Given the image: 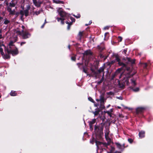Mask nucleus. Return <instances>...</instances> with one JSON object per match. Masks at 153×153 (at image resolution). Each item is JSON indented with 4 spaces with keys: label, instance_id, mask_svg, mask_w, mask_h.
I'll use <instances>...</instances> for the list:
<instances>
[{
    "label": "nucleus",
    "instance_id": "f704fd0d",
    "mask_svg": "<svg viewBox=\"0 0 153 153\" xmlns=\"http://www.w3.org/2000/svg\"><path fill=\"white\" fill-rule=\"evenodd\" d=\"M106 140L108 142L111 141L110 138L108 136H105Z\"/></svg>",
    "mask_w": 153,
    "mask_h": 153
},
{
    "label": "nucleus",
    "instance_id": "c03bdc74",
    "mask_svg": "<svg viewBox=\"0 0 153 153\" xmlns=\"http://www.w3.org/2000/svg\"><path fill=\"white\" fill-rule=\"evenodd\" d=\"M109 28V27L108 26H106L104 27V30H106V29H108Z\"/></svg>",
    "mask_w": 153,
    "mask_h": 153
},
{
    "label": "nucleus",
    "instance_id": "2eb2a0df",
    "mask_svg": "<svg viewBox=\"0 0 153 153\" xmlns=\"http://www.w3.org/2000/svg\"><path fill=\"white\" fill-rule=\"evenodd\" d=\"M7 10L9 12L10 14L11 15H14L15 14V11L14 10H12L11 8L10 7H8L7 8Z\"/></svg>",
    "mask_w": 153,
    "mask_h": 153
},
{
    "label": "nucleus",
    "instance_id": "ddd939ff",
    "mask_svg": "<svg viewBox=\"0 0 153 153\" xmlns=\"http://www.w3.org/2000/svg\"><path fill=\"white\" fill-rule=\"evenodd\" d=\"M96 122V119H93L91 121L89 122V125L90 126V128L91 129L93 130V125Z\"/></svg>",
    "mask_w": 153,
    "mask_h": 153
},
{
    "label": "nucleus",
    "instance_id": "393cba45",
    "mask_svg": "<svg viewBox=\"0 0 153 153\" xmlns=\"http://www.w3.org/2000/svg\"><path fill=\"white\" fill-rule=\"evenodd\" d=\"M10 22V20H8L7 19H4V24L5 25H7L8 24H9Z\"/></svg>",
    "mask_w": 153,
    "mask_h": 153
},
{
    "label": "nucleus",
    "instance_id": "69168bd1",
    "mask_svg": "<svg viewBox=\"0 0 153 153\" xmlns=\"http://www.w3.org/2000/svg\"><path fill=\"white\" fill-rule=\"evenodd\" d=\"M118 108H120V107H118Z\"/></svg>",
    "mask_w": 153,
    "mask_h": 153
},
{
    "label": "nucleus",
    "instance_id": "7ed1b4c3",
    "mask_svg": "<svg viewBox=\"0 0 153 153\" xmlns=\"http://www.w3.org/2000/svg\"><path fill=\"white\" fill-rule=\"evenodd\" d=\"M22 30L21 31L19 32V34L22 36L24 39H26L29 38L30 36V34L27 31L24 26L22 25Z\"/></svg>",
    "mask_w": 153,
    "mask_h": 153
},
{
    "label": "nucleus",
    "instance_id": "8fccbe9b",
    "mask_svg": "<svg viewBox=\"0 0 153 153\" xmlns=\"http://www.w3.org/2000/svg\"><path fill=\"white\" fill-rule=\"evenodd\" d=\"M91 23H92V22L91 21H90L89 24H85V25L86 26H87V25H90V24H91Z\"/></svg>",
    "mask_w": 153,
    "mask_h": 153
},
{
    "label": "nucleus",
    "instance_id": "09e8293b",
    "mask_svg": "<svg viewBox=\"0 0 153 153\" xmlns=\"http://www.w3.org/2000/svg\"><path fill=\"white\" fill-rule=\"evenodd\" d=\"M45 22H44V23L43 24L42 26L41 27V28H43L45 26Z\"/></svg>",
    "mask_w": 153,
    "mask_h": 153
},
{
    "label": "nucleus",
    "instance_id": "5701e85b",
    "mask_svg": "<svg viewBox=\"0 0 153 153\" xmlns=\"http://www.w3.org/2000/svg\"><path fill=\"white\" fill-rule=\"evenodd\" d=\"M104 80V75H102V78L101 79V80L100 81H98L97 82V84L99 85L100 84H101L103 82V81Z\"/></svg>",
    "mask_w": 153,
    "mask_h": 153
},
{
    "label": "nucleus",
    "instance_id": "f8f14e48",
    "mask_svg": "<svg viewBox=\"0 0 153 153\" xmlns=\"http://www.w3.org/2000/svg\"><path fill=\"white\" fill-rule=\"evenodd\" d=\"M116 145L117 146V147L120 149L122 151L125 147L124 144L123 145H121L120 143H115Z\"/></svg>",
    "mask_w": 153,
    "mask_h": 153
},
{
    "label": "nucleus",
    "instance_id": "f03ea898",
    "mask_svg": "<svg viewBox=\"0 0 153 153\" xmlns=\"http://www.w3.org/2000/svg\"><path fill=\"white\" fill-rule=\"evenodd\" d=\"M105 68V66L104 65L100 67V69L98 70V72H96L94 71V70H92L91 75L93 77H95V78L97 79V78H100V74L101 73H102L103 74L104 76L105 72L104 71V70Z\"/></svg>",
    "mask_w": 153,
    "mask_h": 153
},
{
    "label": "nucleus",
    "instance_id": "e2e57ef3",
    "mask_svg": "<svg viewBox=\"0 0 153 153\" xmlns=\"http://www.w3.org/2000/svg\"><path fill=\"white\" fill-rule=\"evenodd\" d=\"M128 109H129V110H131V108H128Z\"/></svg>",
    "mask_w": 153,
    "mask_h": 153
},
{
    "label": "nucleus",
    "instance_id": "bb28decb",
    "mask_svg": "<svg viewBox=\"0 0 153 153\" xmlns=\"http://www.w3.org/2000/svg\"><path fill=\"white\" fill-rule=\"evenodd\" d=\"M85 54L86 55H91V52L90 50L86 51L85 52Z\"/></svg>",
    "mask_w": 153,
    "mask_h": 153
},
{
    "label": "nucleus",
    "instance_id": "f3484780",
    "mask_svg": "<svg viewBox=\"0 0 153 153\" xmlns=\"http://www.w3.org/2000/svg\"><path fill=\"white\" fill-rule=\"evenodd\" d=\"M144 110V108H137L136 111L137 114L142 112Z\"/></svg>",
    "mask_w": 153,
    "mask_h": 153
},
{
    "label": "nucleus",
    "instance_id": "39448f33",
    "mask_svg": "<svg viewBox=\"0 0 153 153\" xmlns=\"http://www.w3.org/2000/svg\"><path fill=\"white\" fill-rule=\"evenodd\" d=\"M2 47H3L4 49V51L5 53V54H4V53L3 51V48H0V52H1L2 55V56L3 58L4 59H9L10 58V56L7 53V50H8V49L6 48V47L3 45H2L1 46Z\"/></svg>",
    "mask_w": 153,
    "mask_h": 153
},
{
    "label": "nucleus",
    "instance_id": "603ef678",
    "mask_svg": "<svg viewBox=\"0 0 153 153\" xmlns=\"http://www.w3.org/2000/svg\"><path fill=\"white\" fill-rule=\"evenodd\" d=\"M114 153H121V152H120L117 151H116Z\"/></svg>",
    "mask_w": 153,
    "mask_h": 153
},
{
    "label": "nucleus",
    "instance_id": "a18cd8bd",
    "mask_svg": "<svg viewBox=\"0 0 153 153\" xmlns=\"http://www.w3.org/2000/svg\"><path fill=\"white\" fill-rule=\"evenodd\" d=\"M25 42H21L20 45L21 46H22L23 44H25Z\"/></svg>",
    "mask_w": 153,
    "mask_h": 153
},
{
    "label": "nucleus",
    "instance_id": "bf43d9fd",
    "mask_svg": "<svg viewBox=\"0 0 153 153\" xmlns=\"http://www.w3.org/2000/svg\"><path fill=\"white\" fill-rule=\"evenodd\" d=\"M68 48L70 49V45H68Z\"/></svg>",
    "mask_w": 153,
    "mask_h": 153
},
{
    "label": "nucleus",
    "instance_id": "3c124183",
    "mask_svg": "<svg viewBox=\"0 0 153 153\" xmlns=\"http://www.w3.org/2000/svg\"><path fill=\"white\" fill-rule=\"evenodd\" d=\"M144 64V67L146 68L147 66V64L146 63H145Z\"/></svg>",
    "mask_w": 153,
    "mask_h": 153
},
{
    "label": "nucleus",
    "instance_id": "0eeeda50",
    "mask_svg": "<svg viewBox=\"0 0 153 153\" xmlns=\"http://www.w3.org/2000/svg\"><path fill=\"white\" fill-rule=\"evenodd\" d=\"M103 127L102 125L99 126H95L94 128L95 132L97 133L100 134L102 133Z\"/></svg>",
    "mask_w": 153,
    "mask_h": 153
},
{
    "label": "nucleus",
    "instance_id": "20e7f679",
    "mask_svg": "<svg viewBox=\"0 0 153 153\" xmlns=\"http://www.w3.org/2000/svg\"><path fill=\"white\" fill-rule=\"evenodd\" d=\"M95 143L97 147V151L98 149H102L105 147H107L109 145L108 142L107 143H102L97 141H96Z\"/></svg>",
    "mask_w": 153,
    "mask_h": 153
},
{
    "label": "nucleus",
    "instance_id": "2f4dec72",
    "mask_svg": "<svg viewBox=\"0 0 153 153\" xmlns=\"http://www.w3.org/2000/svg\"><path fill=\"white\" fill-rule=\"evenodd\" d=\"M15 4L14 3L10 2L9 3V7H15Z\"/></svg>",
    "mask_w": 153,
    "mask_h": 153
},
{
    "label": "nucleus",
    "instance_id": "79ce46f5",
    "mask_svg": "<svg viewBox=\"0 0 153 153\" xmlns=\"http://www.w3.org/2000/svg\"><path fill=\"white\" fill-rule=\"evenodd\" d=\"M74 16L76 17V18H79L80 17V15L79 14H78V15H77V16H75V15H74Z\"/></svg>",
    "mask_w": 153,
    "mask_h": 153
},
{
    "label": "nucleus",
    "instance_id": "338daca9",
    "mask_svg": "<svg viewBox=\"0 0 153 153\" xmlns=\"http://www.w3.org/2000/svg\"><path fill=\"white\" fill-rule=\"evenodd\" d=\"M4 0H0V1H3Z\"/></svg>",
    "mask_w": 153,
    "mask_h": 153
},
{
    "label": "nucleus",
    "instance_id": "4468645a",
    "mask_svg": "<svg viewBox=\"0 0 153 153\" xmlns=\"http://www.w3.org/2000/svg\"><path fill=\"white\" fill-rule=\"evenodd\" d=\"M30 8V6L28 5L27 6V9L24 10V14L26 16H27L29 15V10Z\"/></svg>",
    "mask_w": 153,
    "mask_h": 153
},
{
    "label": "nucleus",
    "instance_id": "6e6552de",
    "mask_svg": "<svg viewBox=\"0 0 153 153\" xmlns=\"http://www.w3.org/2000/svg\"><path fill=\"white\" fill-rule=\"evenodd\" d=\"M123 60L124 62H125L126 64H133L135 62L134 59H132L128 57H126V58H123Z\"/></svg>",
    "mask_w": 153,
    "mask_h": 153
},
{
    "label": "nucleus",
    "instance_id": "4c0bfd02",
    "mask_svg": "<svg viewBox=\"0 0 153 153\" xmlns=\"http://www.w3.org/2000/svg\"><path fill=\"white\" fill-rule=\"evenodd\" d=\"M122 38L121 36H119L118 37V41L120 42L122 41Z\"/></svg>",
    "mask_w": 153,
    "mask_h": 153
},
{
    "label": "nucleus",
    "instance_id": "de8ad7c7",
    "mask_svg": "<svg viewBox=\"0 0 153 153\" xmlns=\"http://www.w3.org/2000/svg\"><path fill=\"white\" fill-rule=\"evenodd\" d=\"M108 33H106L105 34V37H106L107 35H108Z\"/></svg>",
    "mask_w": 153,
    "mask_h": 153
},
{
    "label": "nucleus",
    "instance_id": "13d9d810",
    "mask_svg": "<svg viewBox=\"0 0 153 153\" xmlns=\"http://www.w3.org/2000/svg\"><path fill=\"white\" fill-rule=\"evenodd\" d=\"M83 71L85 73H86V72L84 69H83Z\"/></svg>",
    "mask_w": 153,
    "mask_h": 153
},
{
    "label": "nucleus",
    "instance_id": "7c9ffc66",
    "mask_svg": "<svg viewBox=\"0 0 153 153\" xmlns=\"http://www.w3.org/2000/svg\"><path fill=\"white\" fill-rule=\"evenodd\" d=\"M109 133V131L108 130H106V132L105 133V136H108Z\"/></svg>",
    "mask_w": 153,
    "mask_h": 153
},
{
    "label": "nucleus",
    "instance_id": "a878e982",
    "mask_svg": "<svg viewBox=\"0 0 153 153\" xmlns=\"http://www.w3.org/2000/svg\"><path fill=\"white\" fill-rule=\"evenodd\" d=\"M131 80L132 85H133L134 86H135L136 85V83L135 82V80H134L133 79H131Z\"/></svg>",
    "mask_w": 153,
    "mask_h": 153
},
{
    "label": "nucleus",
    "instance_id": "1a4fd4ad",
    "mask_svg": "<svg viewBox=\"0 0 153 153\" xmlns=\"http://www.w3.org/2000/svg\"><path fill=\"white\" fill-rule=\"evenodd\" d=\"M133 75V74H130V73H128L126 75H124L123 74H121L119 76V78H123L125 79L126 78L128 79V78L131 77Z\"/></svg>",
    "mask_w": 153,
    "mask_h": 153
},
{
    "label": "nucleus",
    "instance_id": "c756f323",
    "mask_svg": "<svg viewBox=\"0 0 153 153\" xmlns=\"http://www.w3.org/2000/svg\"><path fill=\"white\" fill-rule=\"evenodd\" d=\"M19 13L21 15V18L23 16L25 15L24 11L22 10H20Z\"/></svg>",
    "mask_w": 153,
    "mask_h": 153
},
{
    "label": "nucleus",
    "instance_id": "0e129e2a",
    "mask_svg": "<svg viewBox=\"0 0 153 153\" xmlns=\"http://www.w3.org/2000/svg\"><path fill=\"white\" fill-rule=\"evenodd\" d=\"M110 106V105H108V106H107V107H108Z\"/></svg>",
    "mask_w": 153,
    "mask_h": 153
},
{
    "label": "nucleus",
    "instance_id": "6e6d98bb",
    "mask_svg": "<svg viewBox=\"0 0 153 153\" xmlns=\"http://www.w3.org/2000/svg\"><path fill=\"white\" fill-rule=\"evenodd\" d=\"M2 37L1 35H0V39L2 38Z\"/></svg>",
    "mask_w": 153,
    "mask_h": 153
},
{
    "label": "nucleus",
    "instance_id": "a211bd4d",
    "mask_svg": "<svg viewBox=\"0 0 153 153\" xmlns=\"http://www.w3.org/2000/svg\"><path fill=\"white\" fill-rule=\"evenodd\" d=\"M121 69H118L116 72L114 74H113L111 76V79H114V78L115 77V76L118 74V73H120V71Z\"/></svg>",
    "mask_w": 153,
    "mask_h": 153
},
{
    "label": "nucleus",
    "instance_id": "72a5a7b5",
    "mask_svg": "<svg viewBox=\"0 0 153 153\" xmlns=\"http://www.w3.org/2000/svg\"><path fill=\"white\" fill-rule=\"evenodd\" d=\"M132 90L134 91L137 92L139 91V88H137L134 89H132Z\"/></svg>",
    "mask_w": 153,
    "mask_h": 153
},
{
    "label": "nucleus",
    "instance_id": "e433bc0d",
    "mask_svg": "<svg viewBox=\"0 0 153 153\" xmlns=\"http://www.w3.org/2000/svg\"><path fill=\"white\" fill-rule=\"evenodd\" d=\"M128 141L130 143H131L133 142V140L131 138H129L128 139Z\"/></svg>",
    "mask_w": 153,
    "mask_h": 153
},
{
    "label": "nucleus",
    "instance_id": "f257e3e1",
    "mask_svg": "<svg viewBox=\"0 0 153 153\" xmlns=\"http://www.w3.org/2000/svg\"><path fill=\"white\" fill-rule=\"evenodd\" d=\"M57 12L58 13L61 18H57V19L58 22L61 21L62 24L63 25L64 24V20L66 19L68 16V14L65 12L61 8H59L57 10Z\"/></svg>",
    "mask_w": 153,
    "mask_h": 153
},
{
    "label": "nucleus",
    "instance_id": "423d86ee",
    "mask_svg": "<svg viewBox=\"0 0 153 153\" xmlns=\"http://www.w3.org/2000/svg\"><path fill=\"white\" fill-rule=\"evenodd\" d=\"M6 51L7 54H8L9 55L10 53L13 56L16 55L19 53L18 49L16 47H14L13 48H12L11 49H9V50H7Z\"/></svg>",
    "mask_w": 153,
    "mask_h": 153
},
{
    "label": "nucleus",
    "instance_id": "dca6fc26",
    "mask_svg": "<svg viewBox=\"0 0 153 153\" xmlns=\"http://www.w3.org/2000/svg\"><path fill=\"white\" fill-rule=\"evenodd\" d=\"M16 41H10L9 44V48L10 49H11L12 48H14V47H15L14 45H13V44L15 42H16Z\"/></svg>",
    "mask_w": 153,
    "mask_h": 153
},
{
    "label": "nucleus",
    "instance_id": "9b49d317",
    "mask_svg": "<svg viewBox=\"0 0 153 153\" xmlns=\"http://www.w3.org/2000/svg\"><path fill=\"white\" fill-rule=\"evenodd\" d=\"M115 60L117 61V62H118V64H119V65H120V66H121L123 67L126 66V64L123 63V62H121L120 61V59L118 56H116Z\"/></svg>",
    "mask_w": 153,
    "mask_h": 153
},
{
    "label": "nucleus",
    "instance_id": "37998d69",
    "mask_svg": "<svg viewBox=\"0 0 153 153\" xmlns=\"http://www.w3.org/2000/svg\"><path fill=\"white\" fill-rule=\"evenodd\" d=\"M71 59L72 60L74 61L76 60V58L72 56L71 57Z\"/></svg>",
    "mask_w": 153,
    "mask_h": 153
},
{
    "label": "nucleus",
    "instance_id": "58836bf2",
    "mask_svg": "<svg viewBox=\"0 0 153 153\" xmlns=\"http://www.w3.org/2000/svg\"><path fill=\"white\" fill-rule=\"evenodd\" d=\"M40 13V12L39 11H36L34 12V14H35L36 15H38Z\"/></svg>",
    "mask_w": 153,
    "mask_h": 153
},
{
    "label": "nucleus",
    "instance_id": "052dcab7",
    "mask_svg": "<svg viewBox=\"0 0 153 153\" xmlns=\"http://www.w3.org/2000/svg\"><path fill=\"white\" fill-rule=\"evenodd\" d=\"M77 64L78 65V64L82 65V64H81V63H78Z\"/></svg>",
    "mask_w": 153,
    "mask_h": 153
},
{
    "label": "nucleus",
    "instance_id": "c9c22d12",
    "mask_svg": "<svg viewBox=\"0 0 153 153\" xmlns=\"http://www.w3.org/2000/svg\"><path fill=\"white\" fill-rule=\"evenodd\" d=\"M105 113L108 114L110 117L111 116V113L109 111H104Z\"/></svg>",
    "mask_w": 153,
    "mask_h": 153
},
{
    "label": "nucleus",
    "instance_id": "cd10ccee",
    "mask_svg": "<svg viewBox=\"0 0 153 153\" xmlns=\"http://www.w3.org/2000/svg\"><path fill=\"white\" fill-rule=\"evenodd\" d=\"M10 94L12 96H15L16 95V94L15 91H12L10 93Z\"/></svg>",
    "mask_w": 153,
    "mask_h": 153
},
{
    "label": "nucleus",
    "instance_id": "864d4df0",
    "mask_svg": "<svg viewBox=\"0 0 153 153\" xmlns=\"http://www.w3.org/2000/svg\"><path fill=\"white\" fill-rule=\"evenodd\" d=\"M127 52V50H123V52L124 53H126Z\"/></svg>",
    "mask_w": 153,
    "mask_h": 153
},
{
    "label": "nucleus",
    "instance_id": "b1692460",
    "mask_svg": "<svg viewBox=\"0 0 153 153\" xmlns=\"http://www.w3.org/2000/svg\"><path fill=\"white\" fill-rule=\"evenodd\" d=\"M83 33V31H79L78 34V36L80 40H81V37L82 36V34Z\"/></svg>",
    "mask_w": 153,
    "mask_h": 153
},
{
    "label": "nucleus",
    "instance_id": "4be33fe9",
    "mask_svg": "<svg viewBox=\"0 0 153 153\" xmlns=\"http://www.w3.org/2000/svg\"><path fill=\"white\" fill-rule=\"evenodd\" d=\"M100 112V110H97L95 111H93L92 113L94 115V116L97 115Z\"/></svg>",
    "mask_w": 153,
    "mask_h": 153
},
{
    "label": "nucleus",
    "instance_id": "a19ab883",
    "mask_svg": "<svg viewBox=\"0 0 153 153\" xmlns=\"http://www.w3.org/2000/svg\"><path fill=\"white\" fill-rule=\"evenodd\" d=\"M100 100L101 102H104V99L103 97H102L101 98H100Z\"/></svg>",
    "mask_w": 153,
    "mask_h": 153
},
{
    "label": "nucleus",
    "instance_id": "aec40b11",
    "mask_svg": "<svg viewBox=\"0 0 153 153\" xmlns=\"http://www.w3.org/2000/svg\"><path fill=\"white\" fill-rule=\"evenodd\" d=\"M101 46L99 45L98 46V48L100 49V51L103 50L105 48L104 47V44L103 43H102L101 44Z\"/></svg>",
    "mask_w": 153,
    "mask_h": 153
},
{
    "label": "nucleus",
    "instance_id": "9d476101",
    "mask_svg": "<svg viewBox=\"0 0 153 153\" xmlns=\"http://www.w3.org/2000/svg\"><path fill=\"white\" fill-rule=\"evenodd\" d=\"M32 1L35 6L38 7H40L41 4L42 3V2L40 0L37 1V0H32Z\"/></svg>",
    "mask_w": 153,
    "mask_h": 153
},
{
    "label": "nucleus",
    "instance_id": "6ab92c4d",
    "mask_svg": "<svg viewBox=\"0 0 153 153\" xmlns=\"http://www.w3.org/2000/svg\"><path fill=\"white\" fill-rule=\"evenodd\" d=\"M145 132L143 131H141L139 133V136L140 138H142L145 136Z\"/></svg>",
    "mask_w": 153,
    "mask_h": 153
},
{
    "label": "nucleus",
    "instance_id": "412c9836",
    "mask_svg": "<svg viewBox=\"0 0 153 153\" xmlns=\"http://www.w3.org/2000/svg\"><path fill=\"white\" fill-rule=\"evenodd\" d=\"M53 2L56 4H64V2L59 0H53Z\"/></svg>",
    "mask_w": 153,
    "mask_h": 153
},
{
    "label": "nucleus",
    "instance_id": "473e14b6",
    "mask_svg": "<svg viewBox=\"0 0 153 153\" xmlns=\"http://www.w3.org/2000/svg\"><path fill=\"white\" fill-rule=\"evenodd\" d=\"M96 141H97L96 140H95V139L94 138H92V140H91L90 141V142L91 143H92V144H93L94 143V142L95 141V142Z\"/></svg>",
    "mask_w": 153,
    "mask_h": 153
},
{
    "label": "nucleus",
    "instance_id": "ea45409f",
    "mask_svg": "<svg viewBox=\"0 0 153 153\" xmlns=\"http://www.w3.org/2000/svg\"><path fill=\"white\" fill-rule=\"evenodd\" d=\"M88 99L89 101H91L92 102H94V101L93 100L91 97H88Z\"/></svg>",
    "mask_w": 153,
    "mask_h": 153
},
{
    "label": "nucleus",
    "instance_id": "5fc2aeb1",
    "mask_svg": "<svg viewBox=\"0 0 153 153\" xmlns=\"http://www.w3.org/2000/svg\"><path fill=\"white\" fill-rule=\"evenodd\" d=\"M114 147H111V151H114Z\"/></svg>",
    "mask_w": 153,
    "mask_h": 153
},
{
    "label": "nucleus",
    "instance_id": "4d7b16f0",
    "mask_svg": "<svg viewBox=\"0 0 153 153\" xmlns=\"http://www.w3.org/2000/svg\"><path fill=\"white\" fill-rule=\"evenodd\" d=\"M3 19V17H0V20H1Z\"/></svg>",
    "mask_w": 153,
    "mask_h": 153
},
{
    "label": "nucleus",
    "instance_id": "680f3d73",
    "mask_svg": "<svg viewBox=\"0 0 153 153\" xmlns=\"http://www.w3.org/2000/svg\"><path fill=\"white\" fill-rule=\"evenodd\" d=\"M45 23H46V19L45 20Z\"/></svg>",
    "mask_w": 153,
    "mask_h": 153
},
{
    "label": "nucleus",
    "instance_id": "c85d7f7f",
    "mask_svg": "<svg viewBox=\"0 0 153 153\" xmlns=\"http://www.w3.org/2000/svg\"><path fill=\"white\" fill-rule=\"evenodd\" d=\"M66 23L67 24H68V26H67V29L68 30H69L70 29V26L71 25V23H69L67 21H66Z\"/></svg>",
    "mask_w": 153,
    "mask_h": 153
},
{
    "label": "nucleus",
    "instance_id": "49530a36",
    "mask_svg": "<svg viewBox=\"0 0 153 153\" xmlns=\"http://www.w3.org/2000/svg\"><path fill=\"white\" fill-rule=\"evenodd\" d=\"M117 98L121 100H122L123 99L122 97L120 96V97H117Z\"/></svg>",
    "mask_w": 153,
    "mask_h": 153
}]
</instances>
